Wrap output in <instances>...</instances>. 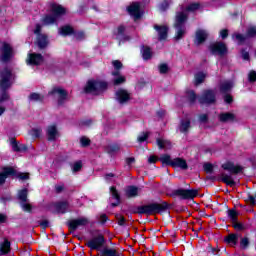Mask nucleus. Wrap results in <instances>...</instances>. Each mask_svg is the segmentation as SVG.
<instances>
[{
	"label": "nucleus",
	"instance_id": "a211bd4d",
	"mask_svg": "<svg viewBox=\"0 0 256 256\" xmlns=\"http://www.w3.org/2000/svg\"><path fill=\"white\" fill-rule=\"evenodd\" d=\"M128 13L134 17V19H139L141 17V6L139 3L135 2L128 7Z\"/></svg>",
	"mask_w": 256,
	"mask_h": 256
},
{
	"label": "nucleus",
	"instance_id": "9b49d317",
	"mask_svg": "<svg viewBox=\"0 0 256 256\" xmlns=\"http://www.w3.org/2000/svg\"><path fill=\"white\" fill-rule=\"evenodd\" d=\"M215 97H216L215 91L206 90L199 97V103L211 105L212 103H215Z\"/></svg>",
	"mask_w": 256,
	"mask_h": 256
},
{
	"label": "nucleus",
	"instance_id": "338daca9",
	"mask_svg": "<svg viewBox=\"0 0 256 256\" xmlns=\"http://www.w3.org/2000/svg\"><path fill=\"white\" fill-rule=\"evenodd\" d=\"M208 119H209V117L207 116V114H201L199 116L200 123H207Z\"/></svg>",
	"mask_w": 256,
	"mask_h": 256
},
{
	"label": "nucleus",
	"instance_id": "f3484780",
	"mask_svg": "<svg viewBox=\"0 0 256 256\" xmlns=\"http://www.w3.org/2000/svg\"><path fill=\"white\" fill-rule=\"evenodd\" d=\"M11 253V241L7 238H3L0 242V256L9 255Z\"/></svg>",
	"mask_w": 256,
	"mask_h": 256
},
{
	"label": "nucleus",
	"instance_id": "58836bf2",
	"mask_svg": "<svg viewBox=\"0 0 256 256\" xmlns=\"http://www.w3.org/2000/svg\"><path fill=\"white\" fill-rule=\"evenodd\" d=\"M158 161H161L164 165H173V160H171V156H169V154H163L158 158Z\"/></svg>",
	"mask_w": 256,
	"mask_h": 256
},
{
	"label": "nucleus",
	"instance_id": "09e8293b",
	"mask_svg": "<svg viewBox=\"0 0 256 256\" xmlns=\"http://www.w3.org/2000/svg\"><path fill=\"white\" fill-rule=\"evenodd\" d=\"M80 143H81L82 147H89V145L91 144V140H89V138L83 136L80 138Z\"/></svg>",
	"mask_w": 256,
	"mask_h": 256
},
{
	"label": "nucleus",
	"instance_id": "f704fd0d",
	"mask_svg": "<svg viewBox=\"0 0 256 256\" xmlns=\"http://www.w3.org/2000/svg\"><path fill=\"white\" fill-rule=\"evenodd\" d=\"M47 43V36L39 34L37 38L38 47H40V49H45V47H47Z\"/></svg>",
	"mask_w": 256,
	"mask_h": 256
},
{
	"label": "nucleus",
	"instance_id": "4468645a",
	"mask_svg": "<svg viewBox=\"0 0 256 256\" xmlns=\"http://www.w3.org/2000/svg\"><path fill=\"white\" fill-rule=\"evenodd\" d=\"M89 219L85 217H81L78 219L70 220L68 222L69 228L71 231H76L78 227H85V225H88Z\"/></svg>",
	"mask_w": 256,
	"mask_h": 256
},
{
	"label": "nucleus",
	"instance_id": "7c9ffc66",
	"mask_svg": "<svg viewBox=\"0 0 256 256\" xmlns=\"http://www.w3.org/2000/svg\"><path fill=\"white\" fill-rule=\"evenodd\" d=\"M172 167H179L180 169H187V161L182 158L172 160Z\"/></svg>",
	"mask_w": 256,
	"mask_h": 256
},
{
	"label": "nucleus",
	"instance_id": "6e6552de",
	"mask_svg": "<svg viewBox=\"0 0 256 256\" xmlns=\"http://www.w3.org/2000/svg\"><path fill=\"white\" fill-rule=\"evenodd\" d=\"M209 49L212 55H219V57L227 55V45H225L223 42L212 43Z\"/></svg>",
	"mask_w": 256,
	"mask_h": 256
},
{
	"label": "nucleus",
	"instance_id": "dca6fc26",
	"mask_svg": "<svg viewBox=\"0 0 256 256\" xmlns=\"http://www.w3.org/2000/svg\"><path fill=\"white\" fill-rule=\"evenodd\" d=\"M222 169H224V171H229L230 175H237V173H241V166H235L232 162L222 164Z\"/></svg>",
	"mask_w": 256,
	"mask_h": 256
},
{
	"label": "nucleus",
	"instance_id": "0e129e2a",
	"mask_svg": "<svg viewBox=\"0 0 256 256\" xmlns=\"http://www.w3.org/2000/svg\"><path fill=\"white\" fill-rule=\"evenodd\" d=\"M168 7H169V1L165 0V1L162 2V4L160 5V11H166Z\"/></svg>",
	"mask_w": 256,
	"mask_h": 256
},
{
	"label": "nucleus",
	"instance_id": "9d476101",
	"mask_svg": "<svg viewBox=\"0 0 256 256\" xmlns=\"http://www.w3.org/2000/svg\"><path fill=\"white\" fill-rule=\"evenodd\" d=\"M256 35V26H250L247 30V34H234L233 39H235L240 45L245 43L249 37H255Z\"/></svg>",
	"mask_w": 256,
	"mask_h": 256
},
{
	"label": "nucleus",
	"instance_id": "864d4df0",
	"mask_svg": "<svg viewBox=\"0 0 256 256\" xmlns=\"http://www.w3.org/2000/svg\"><path fill=\"white\" fill-rule=\"evenodd\" d=\"M158 69H159V73L165 74L167 73V71H169V66L167 64H160L158 66Z\"/></svg>",
	"mask_w": 256,
	"mask_h": 256
},
{
	"label": "nucleus",
	"instance_id": "6e6d98bb",
	"mask_svg": "<svg viewBox=\"0 0 256 256\" xmlns=\"http://www.w3.org/2000/svg\"><path fill=\"white\" fill-rule=\"evenodd\" d=\"M121 83H125V76H118L114 78V85H121Z\"/></svg>",
	"mask_w": 256,
	"mask_h": 256
},
{
	"label": "nucleus",
	"instance_id": "8fccbe9b",
	"mask_svg": "<svg viewBox=\"0 0 256 256\" xmlns=\"http://www.w3.org/2000/svg\"><path fill=\"white\" fill-rule=\"evenodd\" d=\"M30 135H31L32 137H35V138L41 137V128H34V129H32V130L30 131Z\"/></svg>",
	"mask_w": 256,
	"mask_h": 256
},
{
	"label": "nucleus",
	"instance_id": "f8f14e48",
	"mask_svg": "<svg viewBox=\"0 0 256 256\" xmlns=\"http://www.w3.org/2000/svg\"><path fill=\"white\" fill-rule=\"evenodd\" d=\"M116 101L120 103V105H125L126 103H129V100L131 99V94L125 89H119L116 91Z\"/></svg>",
	"mask_w": 256,
	"mask_h": 256
},
{
	"label": "nucleus",
	"instance_id": "5701e85b",
	"mask_svg": "<svg viewBox=\"0 0 256 256\" xmlns=\"http://www.w3.org/2000/svg\"><path fill=\"white\" fill-rule=\"evenodd\" d=\"M220 181L226 185H229V187H235V180H233V176H231V174L222 172L220 174Z\"/></svg>",
	"mask_w": 256,
	"mask_h": 256
},
{
	"label": "nucleus",
	"instance_id": "20e7f679",
	"mask_svg": "<svg viewBox=\"0 0 256 256\" xmlns=\"http://www.w3.org/2000/svg\"><path fill=\"white\" fill-rule=\"evenodd\" d=\"M107 88V83L98 80H89L84 87V93L89 95H99L103 89Z\"/></svg>",
	"mask_w": 256,
	"mask_h": 256
},
{
	"label": "nucleus",
	"instance_id": "6ab92c4d",
	"mask_svg": "<svg viewBox=\"0 0 256 256\" xmlns=\"http://www.w3.org/2000/svg\"><path fill=\"white\" fill-rule=\"evenodd\" d=\"M207 37H209V32L207 30H197L196 37H195V44L201 45V43H205L207 41Z\"/></svg>",
	"mask_w": 256,
	"mask_h": 256
},
{
	"label": "nucleus",
	"instance_id": "473e14b6",
	"mask_svg": "<svg viewBox=\"0 0 256 256\" xmlns=\"http://www.w3.org/2000/svg\"><path fill=\"white\" fill-rule=\"evenodd\" d=\"M68 207H69V204L67 202H58L54 205V208L56 209V213H66Z\"/></svg>",
	"mask_w": 256,
	"mask_h": 256
},
{
	"label": "nucleus",
	"instance_id": "f03ea898",
	"mask_svg": "<svg viewBox=\"0 0 256 256\" xmlns=\"http://www.w3.org/2000/svg\"><path fill=\"white\" fill-rule=\"evenodd\" d=\"M51 12L52 14H48L43 18L42 21L44 25H55L57 19L66 13L65 8L59 4H52Z\"/></svg>",
	"mask_w": 256,
	"mask_h": 256
},
{
	"label": "nucleus",
	"instance_id": "680f3d73",
	"mask_svg": "<svg viewBox=\"0 0 256 256\" xmlns=\"http://www.w3.org/2000/svg\"><path fill=\"white\" fill-rule=\"evenodd\" d=\"M248 79L250 82H255L256 81V72L255 71H251L248 74Z\"/></svg>",
	"mask_w": 256,
	"mask_h": 256
},
{
	"label": "nucleus",
	"instance_id": "412c9836",
	"mask_svg": "<svg viewBox=\"0 0 256 256\" xmlns=\"http://www.w3.org/2000/svg\"><path fill=\"white\" fill-rule=\"evenodd\" d=\"M27 63L29 65H41L43 63V56L37 53H31L28 55Z\"/></svg>",
	"mask_w": 256,
	"mask_h": 256
},
{
	"label": "nucleus",
	"instance_id": "c03bdc74",
	"mask_svg": "<svg viewBox=\"0 0 256 256\" xmlns=\"http://www.w3.org/2000/svg\"><path fill=\"white\" fill-rule=\"evenodd\" d=\"M187 97L190 103H195V101H197V95H195V92L193 90L187 92Z\"/></svg>",
	"mask_w": 256,
	"mask_h": 256
},
{
	"label": "nucleus",
	"instance_id": "7ed1b4c3",
	"mask_svg": "<svg viewBox=\"0 0 256 256\" xmlns=\"http://www.w3.org/2000/svg\"><path fill=\"white\" fill-rule=\"evenodd\" d=\"M186 21H187V12H178L176 14L175 23H174V27L176 29V35H175L176 41L183 39L186 33V28H185Z\"/></svg>",
	"mask_w": 256,
	"mask_h": 256
},
{
	"label": "nucleus",
	"instance_id": "ea45409f",
	"mask_svg": "<svg viewBox=\"0 0 256 256\" xmlns=\"http://www.w3.org/2000/svg\"><path fill=\"white\" fill-rule=\"evenodd\" d=\"M103 256H119V252L113 248H104L102 251Z\"/></svg>",
	"mask_w": 256,
	"mask_h": 256
},
{
	"label": "nucleus",
	"instance_id": "c85d7f7f",
	"mask_svg": "<svg viewBox=\"0 0 256 256\" xmlns=\"http://www.w3.org/2000/svg\"><path fill=\"white\" fill-rule=\"evenodd\" d=\"M230 89H233V81L225 80L220 84L221 93H228Z\"/></svg>",
	"mask_w": 256,
	"mask_h": 256
},
{
	"label": "nucleus",
	"instance_id": "a19ab883",
	"mask_svg": "<svg viewBox=\"0 0 256 256\" xmlns=\"http://www.w3.org/2000/svg\"><path fill=\"white\" fill-rule=\"evenodd\" d=\"M29 101L32 103H39V101H43V95L38 93H32L29 95Z\"/></svg>",
	"mask_w": 256,
	"mask_h": 256
},
{
	"label": "nucleus",
	"instance_id": "5fc2aeb1",
	"mask_svg": "<svg viewBox=\"0 0 256 256\" xmlns=\"http://www.w3.org/2000/svg\"><path fill=\"white\" fill-rule=\"evenodd\" d=\"M83 167V164L81 162H75L72 166V171L74 173H77V171H81V168Z\"/></svg>",
	"mask_w": 256,
	"mask_h": 256
},
{
	"label": "nucleus",
	"instance_id": "37998d69",
	"mask_svg": "<svg viewBox=\"0 0 256 256\" xmlns=\"http://www.w3.org/2000/svg\"><path fill=\"white\" fill-rule=\"evenodd\" d=\"M20 206H21L22 210L26 211L27 213H31V209H33L31 204H29L28 202H21Z\"/></svg>",
	"mask_w": 256,
	"mask_h": 256
},
{
	"label": "nucleus",
	"instance_id": "c756f323",
	"mask_svg": "<svg viewBox=\"0 0 256 256\" xmlns=\"http://www.w3.org/2000/svg\"><path fill=\"white\" fill-rule=\"evenodd\" d=\"M28 195H29V191L27 190V188L19 190L18 191L19 201H21V203H29Z\"/></svg>",
	"mask_w": 256,
	"mask_h": 256
},
{
	"label": "nucleus",
	"instance_id": "e2e57ef3",
	"mask_svg": "<svg viewBox=\"0 0 256 256\" xmlns=\"http://www.w3.org/2000/svg\"><path fill=\"white\" fill-rule=\"evenodd\" d=\"M116 219L118 221V225L123 226L125 225V217L121 216V215H117Z\"/></svg>",
	"mask_w": 256,
	"mask_h": 256
},
{
	"label": "nucleus",
	"instance_id": "4d7b16f0",
	"mask_svg": "<svg viewBox=\"0 0 256 256\" xmlns=\"http://www.w3.org/2000/svg\"><path fill=\"white\" fill-rule=\"evenodd\" d=\"M11 145H12L13 151H21L20 144L17 143V141L12 140Z\"/></svg>",
	"mask_w": 256,
	"mask_h": 256
},
{
	"label": "nucleus",
	"instance_id": "ddd939ff",
	"mask_svg": "<svg viewBox=\"0 0 256 256\" xmlns=\"http://www.w3.org/2000/svg\"><path fill=\"white\" fill-rule=\"evenodd\" d=\"M46 137L48 141H57L59 139L60 134L57 126L55 124L49 125L46 129Z\"/></svg>",
	"mask_w": 256,
	"mask_h": 256
},
{
	"label": "nucleus",
	"instance_id": "de8ad7c7",
	"mask_svg": "<svg viewBox=\"0 0 256 256\" xmlns=\"http://www.w3.org/2000/svg\"><path fill=\"white\" fill-rule=\"evenodd\" d=\"M228 217L235 223L237 221V212L235 210H228Z\"/></svg>",
	"mask_w": 256,
	"mask_h": 256
},
{
	"label": "nucleus",
	"instance_id": "aec40b11",
	"mask_svg": "<svg viewBox=\"0 0 256 256\" xmlns=\"http://www.w3.org/2000/svg\"><path fill=\"white\" fill-rule=\"evenodd\" d=\"M154 29L158 33L159 41H165V39H167V33H169V28L166 25H154Z\"/></svg>",
	"mask_w": 256,
	"mask_h": 256
},
{
	"label": "nucleus",
	"instance_id": "b1692460",
	"mask_svg": "<svg viewBox=\"0 0 256 256\" xmlns=\"http://www.w3.org/2000/svg\"><path fill=\"white\" fill-rule=\"evenodd\" d=\"M125 26H119L116 32V39L119 41V45H121L122 41H129V36H125Z\"/></svg>",
	"mask_w": 256,
	"mask_h": 256
},
{
	"label": "nucleus",
	"instance_id": "3c124183",
	"mask_svg": "<svg viewBox=\"0 0 256 256\" xmlns=\"http://www.w3.org/2000/svg\"><path fill=\"white\" fill-rule=\"evenodd\" d=\"M199 7H201V5L199 3H192V4L188 5V7L186 8V11H197V9H199Z\"/></svg>",
	"mask_w": 256,
	"mask_h": 256
},
{
	"label": "nucleus",
	"instance_id": "49530a36",
	"mask_svg": "<svg viewBox=\"0 0 256 256\" xmlns=\"http://www.w3.org/2000/svg\"><path fill=\"white\" fill-rule=\"evenodd\" d=\"M246 201L249 203V205H256V195L248 194Z\"/></svg>",
	"mask_w": 256,
	"mask_h": 256
},
{
	"label": "nucleus",
	"instance_id": "1a4fd4ad",
	"mask_svg": "<svg viewBox=\"0 0 256 256\" xmlns=\"http://www.w3.org/2000/svg\"><path fill=\"white\" fill-rule=\"evenodd\" d=\"M87 247L89 249L99 251L103 245H105V237L103 235L99 234L98 236H95L91 240H88L86 243Z\"/></svg>",
	"mask_w": 256,
	"mask_h": 256
},
{
	"label": "nucleus",
	"instance_id": "2eb2a0df",
	"mask_svg": "<svg viewBox=\"0 0 256 256\" xmlns=\"http://www.w3.org/2000/svg\"><path fill=\"white\" fill-rule=\"evenodd\" d=\"M48 95H58V103L59 105H63L65 101H67V91L63 88H53Z\"/></svg>",
	"mask_w": 256,
	"mask_h": 256
},
{
	"label": "nucleus",
	"instance_id": "4be33fe9",
	"mask_svg": "<svg viewBox=\"0 0 256 256\" xmlns=\"http://www.w3.org/2000/svg\"><path fill=\"white\" fill-rule=\"evenodd\" d=\"M11 175H15V169H13V167H4L0 173V185H3L6 179Z\"/></svg>",
	"mask_w": 256,
	"mask_h": 256
},
{
	"label": "nucleus",
	"instance_id": "2f4dec72",
	"mask_svg": "<svg viewBox=\"0 0 256 256\" xmlns=\"http://www.w3.org/2000/svg\"><path fill=\"white\" fill-rule=\"evenodd\" d=\"M191 128V121L189 119L182 120L179 126L180 133H187Z\"/></svg>",
	"mask_w": 256,
	"mask_h": 256
},
{
	"label": "nucleus",
	"instance_id": "4c0bfd02",
	"mask_svg": "<svg viewBox=\"0 0 256 256\" xmlns=\"http://www.w3.org/2000/svg\"><path fill=\"white\" fill-rule=\"evenodd\" d=\"M110 193L112 197L117 201L116 203H112V207H117V205H119V199H120L119 192H117V189L112 186L110 188Z\"/></svg>",
	"mask_w": 256,
	"mask_h": 256
},
{
	"label": "nucleus",
	"instance_id": "13d9d810",
	"mask_svg": "<svg viewBox=\"0 0 256 256\" xmlns=\"http://www.w3.org/2000/svg\"><path fill=\"white\" fill-rule=\"evenodd\" d=\"M17 177L21 179V181H27V179H29V173H19Z\"/></svg>",
	"mask_w": 256,
	"mask_h": 256
},
{
	"label": "nucleus",
	"instance_id": "f257e3e1",
	"mask_svg": "<svg viewBox=\"0 0 256 256\" xmlns=\"http://www.w3.org/2000/svg\"><path fill=\"white\" fill-rule=\"evenodd\" d=\"M168 207L169 205L167 202H163L162 204L153 203L138 207L135 213H138L139 215H154V213H162V211H166Z\"/></svg>",
	"mask_w": 256,
	"mask_h": 256
},
{
	"label": "nucleus",
	"instance_id": "c9c22d12",
	"mask_svg": "<svg viewBox=\"0 0 256 256\" xmlns=\"http://www.w3.org/2000/svg\"><path fill=\"white\" fill-rule=\"evenodd\" d=\"M142 57L145 61H149L151 57H153V53L151 52V48L149 47H142L141 49Z\"/></svg>",
	"mask_w": 256,
	"mask_h": 256
},
{
	"label": "nucleus",
	"instance_id": "a18cd8bd",
	"mask_svg": "<svg viewBox=\"0 0 256 256\" xmlns=\"http://www.w3.org/2000/svg\"><path fill=\"white\" fill-rule=\"evenodd\" d=\"M148 138H149V133L142 132L140 135H138L137 140L139 143H143L147 141Z\"/></svg>",
	"mask_w": 256,
	"mask_h": 256
},
{
	"label": "nucleus",
	"instance_id": "393cba45",
	"mask_svg": "<svg viewBox=\"0 0 256 256\" xmlns=\"http://www.w3.org/2000/svg\"><path fill=\"white\" fill-rule=\"evenodd\" d=\"M225 243L230 247H235L239 241V234H229L224 238Z\"/></svg>",
	"mask_w": 256,
	"mask_h": 256
},
{
	"label": "nucleus",
	"instance_id": "603ef678",
	"mask_svg": "<svg viewBox=\"0 0 256 256\" xmlns=\"http://www.w3.org/2000/svg\"><path fill=\"white\" fill-rule=\"evenodd\" d=\"M240 247L242 249H247V247H249V238H247V237L242 238L240 241Z\"/></svg>",
	"mask_w": 256,
	"mask_h": 256
},
{
	"label": "nucleus",
	"instance_id": "052dcab7",
	"mask_svg": "<svg viewBox=\"0 0 256 256\" xmlns=\"http://www.w3.org/2000/svg\"><path fill=\"white\" fill-rule=\"evenodd\" d=\"M112 65L115 69H121L123 67V64L119 60H114L112 62Z\"/></svg>",
	"mask_w": 256,
	"mask_h": 256
},
{
	"label": "nucleus",
	"instance_id": "69168bd1",
	"mask_svg": "<svg viewBox=\"0 0 256 256\" xmlns=\"http://www.w3.org/2000/svg\"><path fill=\"white\" fill-rule=\"evenodd\" d=\"M204 170L206 171V173H211L213 171V164H204Z\"/></svg>",
	"mask_w": 256,
	"mask_h": 256
},
{
	"label": "nucleus",
	"instance_id": "0eeeda50",
	"mask_svg": "<svg viewBox=\"0 0 256 256\" xmlns=\"http://www.w3.org/2000/svg\"><path fill=\"white\" fill-rule=\"evenodd\" d=\"M173 195L180 199H195L199 195V191L195 189H178L173 192Z\"/></svg>",
	"mask_w": 256,
	"mask_h": 256
},
{
	"label": "nucleus",
	"instance_id": "39448f33",
	"mask_svg": "<svg viewBox=\"0 0 256 256\" xmlns=\"http://www.w3.org/2000/svg\"><path fill=\"white\" fill-rule=\"evenodd\" d=\"M13 85V73L8 68L0 71V90L7 91Z\"/></svg>",
	"mask_w": 256,
	"mask_h": 256
},
{
	"label": "nucleus",
	"instance_id": "72a5a7b5",
	"mask_svg": "<svg viewBox=\"0 0 256 256\" xmlns=\"http://www.w3.org/2000/svg\"><path fill=\"white\" fill-rule=\"evenodd\" d=\"M59 35L67 37V35H73V28L71 26H63L58 30Z\"/></svg>",
	"mask_w": 256,
	"mask_h": 256
},
{
	"label": "nucleus",
	"instance_id": "bf43d9fd",
	"mask_svg": "<svg viewBox=\"0 0 256 256\" xmlns=\"http://www.w3.org/2000/svg\"><path fill=\"white\" fill-rule=\"evenodd\" d=\"M8 99H9V94L3 91L0 96V103H4V101H8Z\"/></svg>",
	"mask_w": 256,
	"mask_h": 256
},
{
	"label": "nucleus",
	"instance_id": "774afa93",
	"mask_svg": "<svg viewBox=\"0 0 256 256\" xmlns=\"http://www.w3.org/2000/svg\"><path fill=\"white\" fill-rule=\"evenodd\" d=\"M228 35H229V31L227 29H224V30L220 31V37L222 39H227Z\"/></svg>",
	"mask_w": 256,
	"mask_h": 256
},
{
	"label": "nucleus",
	"instance_id": "79ce46f5",
	"mask_svg": "<svg viewBox=\"0 0 256 256\" xmlns=\"http://www.w3.org/2000/svg\"><path fill=\"white\" fill-rule=\"evenodd\" d=\"M121 149V146L119 144H111L106 148L107 153H117Z\"/></svg>",
	"mask_w": 256,
	"mask_h": 256
},
{
	"label": "nucleus",
	"instance_id": "bb28decb",
	"mask_svg": "<svg viewBox=\"0 0 256 256\" xmlns=\"http://www.w3.org/2000/svg\"><path fill=\"white\" fill-rule=\"evenodd\" d=\"M139 193H141V188L136 187V186H129L126 189V195L129 198L139 197Z\"/></svg>",
	"mask_w": 256,
	"mask_h": 256
},
{
	"label": "nucleus",
	"instance_id": "e433bc0d",
	"mask_svg": "<svg viewBox=\"0 0 256 256\" xmlns=\"http://www.w3.org/2000/svg\"><path fill=\"white\" fill-rule=\"evenodd\" d=\"M205 77H207V74H205L203 72L196 73L195 77H194L195 85H201V83H203V81H205Z\"/></svg>",
	"mask_w": 256,
	"mask_h": 256
},
{
	"label": "nucleus",
	"instance_id": "423d86ee",
	"mask_svg": "<svg viewBox=\"0 0 256 256\" xmlns=\"http://www.w3.org/2000/svg\"><path fill=\"white\" fill-rule=\"evenodd\" d=\"M13 57V48L6 42H3L0 48V61L2 63H7Z\"/></svg>",
	"mask_w": 256,
	"mask_h": 256
},
{
	"label": "nucleus",
	"instance_id": "a878e982",
	"mask_svg": "<svg viewBox=\"0 0 256 256\" xmlns=\"http://www.w3.org/2000/svg\"><path fill=\"white\" fill-rule=\"evenodd\" d=\"M156 143H157L159 149H165V151H167V150L171 149V147H173V145L171 144V141L165 140L163 138L156 139Z\"/></svg>",
	"mask_w": 256,
	"mask_h": 256
},
{
	"label": "nucleus",
	"instance_id": "cd10ccee",
	"mask_svg": "<svg viewBox=\"0 0 256 256\" xmlns=\"http://www.w3.org/2000/svg\"><path fill=\"white\" fill-rule=\"evenodd\" d=\"M219 121H221V123H229L231 121H235V114L231 112L221 113L219 115Z\"/></svg>",
	"mask_w": 256,
	"mask_h": 256
}]
</instances>
